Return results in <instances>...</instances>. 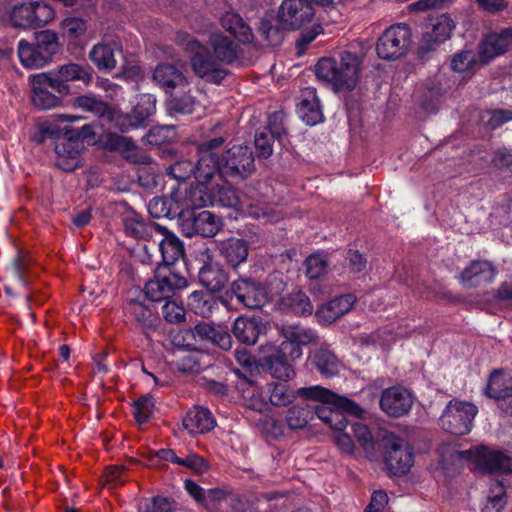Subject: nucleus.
<instances>
[{
  "instance_id": "obj_54",
  "label": "nucleus",
  "mask_w": 512,
  "mask_h": 512,
  "mask_svg": "<svg viewBox=\"0 0 512 512\" xmlns=\"http://www.w3.org/2000/svg\"><path fill=\"white\" fill-rule=\"evenodd\" d=\"M162 315L167 322L177 324L185 320V309L174 298L168 299L162 306Z\"/></svg>"
},
{
  "instance_id": "obj_59",
  "label": "nucleus",
  "mask_w": 512,
  "mask_h": 512,
  "mask_svg": "<svg viewBox=\"0 0 512 512\" xmlns=\"http://www.w3.org/2000/svg\"><path fill=\"white\" fill-rule=\"evenodd\" d=\"M258 30L269 45L277 46L282 42V31L279 28L274 27L269 20L261 19Z\"/></svg>"
},
{
  "instance_id": "obj_42",
  "label": "nucleus",
  "mask_w": 512,
  "mask_h": 512,
  "mask_svg": "<svg viewBox=\"0 0 512 512\" xmlns=\"http://www.w3.org/2000/svg\"><path fill=\"white\" fill-rule=\"evenodd\" d=\"M281 305L296 315H311L313 312L309 297L302 291L286 295L281 299Z\"/></svg>"
},
{
  "instance_id": "obj_12",
  "label": "nucleus",
  "mask_w": 512,
  "mask_h": 512,
  "mask_svg": "<svg viewBox=\"0 0 512 512\" xmlns=\"http://www.w3.org/2000/svg\"><path fill=\"white\" fill-rule=\"evenodd\" d=\"M182 229L188 237L194 235L213 237L222 229V221L208 210L193 211L183 218Z\"/></svg>"
},
{
  "instance_id": "obj_38",
  "label": "nucleus",
  "mask_w": 512,
  "mask_h": 512,
  "mask_svg": "<svg viewBox=\"0 0 512 512\" xmlns=\"http://www.w3.org/2000/svg\"><path fill=\"white\" fill-rule=\"evenodd\" d=\"M511 378L502 371L495 370L491 373L486 393L489 397L497 399L499 404L512 393Z\"/></svg>"
},
{
  "instance_id": "obj_19",
  "label": "nucleus",
  "mask_w": 512,
  "mask_h": 512,
  "mask_svg": "<svg viewBox=\"0 0 512 512\" xmlns=\"http://www.w3.org/2000/svg\"><path fill=\"white\" fill-rule=\"evenodd\" d=\"M155 233L160 235L157 245L162 255V267L170 268L180 257L184 255V247L180 239L170 232L165 226L155 224ZM153 243L156 240L153 238Z\"/></svg>"
},
{
  "instance_id": "obj_34",
  "label": "nucleus",
  "mask_w": 512,
  "mask_h": 512,
  "mask_svg": "<svg viewBox=\"0 0 512 512\" xmlns=\"http://www.w3.org/2000/svg\"><path fill=\"white\" fill-rule=\"evenodd\" d=\"M74 105L85 112L98 116L99 118L114 122L116 120V115L112 108L107 103L93 95H81L77 97L74 101Z\"/></svg>"
},
{
  "instance_id": "obj_21",
  "label": "nucleus",
  "mask_w": 512,
  "mask_h": 512,
  "mask_svg": "<svg viewBox=\"0 0 512 512\" xmlns=\"http://www.w3.org/2000/svg\"><path fill=\"white\" fill-rule=\"evenodd\" d=\"M153 80L167 93L176 88L185 89L189 87L188 80L184 73L173 64H158L153 72Z\"/></svg>"
},
{
  "instance_id": "obj_57",
  "label": "nucleus",
  "mask_w": 512,
  "mask_h": 512,
  "mask_svg": "<svg viewBox=\"0 0 512 512\" xmlns=\"http://www.w3.org/2000/svg\"><path fill=\"white\" fill-rule=\"evenodd\" d=\"M153 401L151 397H140L134 402L133 415L139 424L149 420L153 412Z\"/></svg>"
},
{
  "instance_id": "obj_46",
  "label": "nucleus",
  "mask_w": 512,
  "mask_h": 512,
  "mask_svg": "<svg viewBox=\"0 0 512 512\" xmlns=\"http://www.w3.org/2000/svg\"><path fill=\"white\" fill-rule=\"evenodd\" d=\"M10 19L15 27L34 28L37 27V19L33 3H25L15 6L11 12Z\"/></svg>"
},
{
  "instance_id": "obj_30",
  "label": "nucleus",
  "mask_w": 512,
  "mask_h": 512,
  "mask_svg": "<svg viewBox=\"0 0 512 512\" xmlns=\"http://www.w3.org/2000/svg\"><path fill=\"white\" fill-rule=\"evenodd\" d=\"M212 413L203 407H193L183 419V426L191 434H203L209 432L215 426Z\"/></svg>"
},
{
  "instance_id": "obj_5",
  "label": "nucleus",
  "mask_w": 512,
  "mask_h": 512,
  "mask_svg": "<svg viewBox=\"0 0 512 512\" xmlns=\"http://www.w3.org/2000/svg\"><path fill=\"white\" fill-rule=\"evenodd\" d=\"M477 412L470 402L450 400L439 419L441 427L453 435H465L470 432Z\"/></svg>"
},
{
  "instance_id": "obj_7",
  "label": "nucleus",
  "mask_w": 512,
  "mask_h": 512,
  "mask_svg": "<svg viewBox=\"0 0 512 512\" xmlns=\"http://www.w3.org/2000/svg\"><path fill=\"white\" fill-rule=\"evenodd\" d=\"M410 40L406 25L397 24L389 27L380 36L376 44L377 55L384 60H396L404 56Z\"/></svg>"
},
{
  "instance_id": "obj_31",
  "label": "nucleus",
  "mask_w": 512,
  "mask_h": 512,
  "mask_svg": "<svg viewBox=\"0 0 512 512\" xmlns=\"http://www.w3.org/2000/svg\"><path fill=\"white\" fill-rule=\"evenodd\" d=\"M211 205L233 209L235 211H244L245 203L239 198L236 190L231 186L217 184L211 190Z\"/></svg>"
},
{
  "instance_id": "obj_14",
  "label": "nucleus",
  "mask_w": 512,
  "mask_h": 512,
  "mask_svg": "<svg viewBox=\"0 0 512 512\" xmlns=\"http://www.w3.org/2000/svg\"><path fill=\"white\" fill-rule=\"evenodd\" d=\"M413 404L411 393L402 387H390L382 392L381 409L391 417H401L407 414Z\"/></svg>"
},
{
  "instance_id": "obj_62",
  "label": "nucleus",
  "mask_w": 512,
  "mask_h": 512,
  "mask_svg": "<svg viewBox=\"0 0 512 512\" xmlns=\"http://www.w3.org/2000/svg\"><path fill=\"white\" fill-rule=\"evenodd\" d=\"M171 128L168 126H157L149 130L144 136V142L151 146H159L169 141Z\"/></svg>"
},
{
  "instance_id": "obj_47",
  "label": "nucleus",
  "mask_w": 512,
  "mask_h": 512,
  "mask_svg": "<svg viewBox=\"0 0 512 512\" xmlns=\"http://www.w3.org/2000/svg\"><path fill=\"white\" fill-rule=\"evenodd\" d=\"M216 301L211 294L194 291L188 297V306L197 315L207 317L212 313Z\"/></svg>"
},
{
  "instance_id": "obj_10",
  "label": "nucleus",
  "mask_w": 512,
  "mask_h": 512,
  "mask_svg": "<svg viewBox=\"0 0 512 512\" xmlns=\"http://www.w3.org/2000/svg\"><path fill=\"white\" fill-rule=\"evenodd\" d=\"M155 111L156 97L152 94H142L130 113L116 116L115 126L121 131L143 127Z\"/></svg>"
},
{
  "instance_id": "obj_22",
  "label": "nucleus",
  "mask_w": 512,
  "mask_h": 512,
  "mask_svg": "<svg viewBox=\"0 0 512 512\" xmlns=\"http://www.w3.org/2000/svg\"><path fill=\"white\" fill-rule=\"evenodd\" d=\"M453 29V20L448 15H440L423 33L422 46L427 50H433L437 45L450 38Z\"/></svg>"
},
{
  "instance_id": "obj_37",
  "label": "nucleus",
  "mask_w": 512,
  "mask_h": 512,
  "mask_svg": "<svg viewBox=\"0 0 512 512\" xmlns=\"http://www.w3.org/2000/svg\"><path fill=\"white\" fill-rule=\"evenodd\" d=\"M126 315L137 322L143 328H154L157 325V317L153 311L142 302L130 299L125 306Z\"/></svg>"
},
{
  "instance_id": "obj_15",
  "label": "nucleus",
  "mask_w": 512,
  "mask_h": 512,
  "mask_svg": "<svg viewBox=\"0 0 512 512\" xmlns=\"http://www.w3.org/2000/svg\"><path fill=\"white\" fill-rule=\"evenodd\" d=\"M468 453L483 470L489 473L512 472V458L501 451L489 450L481 446L475 450H469Z\"/></svg>"
},
{
  "instance_id": "obj_1",
  "label": "nucleus",
  "mask_w": 512,
  "mask_h": 512,
  "mask_svg": "<svg viewBox=\"0 0 512 512\" xmlns=\"http://www.w3.org/2000/svg\"><path fill=\"white\" fill-rule=\"evenodd\" d=\"M176 42L189 55L195 75L215 85L221 84L227 76L224 65L233 63L239 55V43L220 31L209 35L208 46L185 32L177 34Z\"/></svg>"
},
{
  "instance_id": "obj_24",
  "label": "nucleus",
  "mask_w": 512,
  "mask_h": 512,
  "mask_svg": "<svg viewBox=\"0 0 512 512\" xmlns=\"http://www.w3.org/2000/svg\"><path fill=\"white\" fill-rule=\"evenodd\" d=\"M221 27L239 44H250L254 39L251 27L236 12L227 11L219 19Z\"/></svg>"
},
{
  "instance_id": "obj_27",
  "label": "nucleus",
  "mask_w": 512,
  "mask_h": 512,
  "mask_svg": "<svg viewBox=\"0 0 512 512\" xmlns=\"http://www.w3.org/2000/svg\"><path fill=\"white\" fill-rule=\"evenodd\" d=\"M260 366L273 377L283 381L289 380L295 374L291 363L277 348H274L270 354L260 359Z\"/></svg>"
},
{
  "instance_id": "obj_40",
  "label": "nucleus",
  "mask_w": 512,
  "mask_h": 512,
  "mask_svg": "<svg viewBox=\"0 0 512 512\" xmlns=\"http://www.w3.org/2000/svg\"><path fill=\"white\" fill-rule=\"evenodd\" d=\"M265 395L274 406H287L297 397L296 391L290 389L286 381L267 384Z\"/></svg>"
},
{
  "instance_id": "obj_29",
  "label": "nucleus",
  "mask_w": 512,
  "mask_h": 512,
  "mask_svg": "<svg viewBox=\"0 0 512 512\" xmlns=\"http://www.w3.org/2000/svg\"><path fill=\"white\" fill-rule=\"evenodd\" d=\"M198 279L211 293L221 291L228 282V275L224 268L217 263H205L199 270Z\"/></svg>"
},
{
  "instance_id": "obj_41",
  "label": "nucleus",
  "mask_w": 512,
  "mask_h": 512,
  "mask_svg": "<svg viewBox=\"0 0 512 512\" xmlns=\"http://www.w3.org/2000/svg\"><path fill=\"white\" fill-rule=\"evenodd\" d=\"M54 150L58 157L65 159H76L84 150V142L74 136H59L55 140Z\"/></svg>"
},
{
  "instance_id": "obj_23",
  "label": "nucleus",
  "mask_w": 512,
  "mask_h": 512,
  "mask_svg": "<svg viewBox=\"0 0 512 512\" xmlns=\"http://www.w3.org/2000/svg\"><path fill=\"white\" fill-rule=\"evenodd\" d=\"M356 302L353 294H344L335 297L323 304L316 312L318 320L324 324H332L344 314L349 312Z\"/></svg>"
},
{
  "instance_id": "obj_9",
  "label": "nucleus",
  "mask_w": 512,
  "mask_h": 512,
  "mask_svg": "<svg viewBox=\"0 0 512 512\" xmlns=\"http://www.w3.org/2000/svg\"><path fill=\"white\" fill-rule=\"evenodd\" d=\"M230 291L237 301L248 309H260L268 301L266 288L253 278L241 277L233 281Z\"/></svg>"
},
{
  "instance_id": "obj_50",
  "label": "nucleus",
  "mask_w": 512,
  "mask_h": 512,
  "mask_svg": "<svg viewBox=\"0 0 512 512\" xmlns=\"http://www.w3.org/2000/svg\"><path fill=\"white\" fill-rule=\"evenodd\" d=\"M186 89L187 88H185L184 90L180 89L183 92V94L181 95L177 93L171 95V98L169 100V107L171 111L178 114L193 113L196 101L195 98L191 96L189 92H186ZM188 91L190 90L188 89Z\"/></svg>"
},
{
  "instance_id": "obj_63",
  "label": "nucleus",
  "mask_w": 512,
  "mask_h": 512,
  "mask_svg": "<svg viewBox=\"0 0 512 512\" xmlns=\"http://www.w3.org/2000/svg\"><path fill=\"white\" fill-rule=\"evenodd\" d=\"M148 211L153 218L170 217V200L161 197H155L152 200H150L148 205Z\"/></svg>"
},
{
  "instance_id": "obj_17",
  "label": "nucleus",
  "mask_w": 512,
  "mask_h": 512,
  "mask_svg": "<svg viewBox=\"0 0 512 512\" xmlns=\"http://www.w3.org/2000/svg\"><path fill=\"white\" fill-rule=\"evenodd\" d=\"M194 339L210 343L222 350H229L232 347V337L227 330L211 322L201 321L187 330Z\"/></svg>"
},
{
  "instance_id": "obj_33",
  "label": "nucleus",
  "mask_w": 512,
  "mask_h": 512,
  "mask_svg": "<svg viewBox=\"0 0 512 512\" xmlns=\"http://www.w3.org/2000/svg\"><path fill=\"white\" fill-rule=\"evenodd\" d=\"M509 50L503 30L499 33L488 34L481 42L479 57L482 63H488L494 57L500 56Z\"/></svg>"
},
{
  "instance_id": "obj_25",
  "label": "nucleus",
  "mask_w": 512,
  "mask_h": 512,
  "mask_svg": "<svg viewBox=\"0 0 512 512\" xmlns=\"http://www.w3.org/2000/svg\"><path fill=\"white\" fill-rule=\"evenodd\" d=\"M217 248L219 255L231 268H237L239 265L246 262L249 253L247 242L235 237L220 241Z\"/></svg>"
},
{
  "instance_id": "obj_56",
  "label": "nucleus",
  "mask_w": 512,
  "mask_h": 512,
  "mask_svg": "<svg viewBox=\"0 0 512 512\" xmlns=\"http://www.w3.org/2000/svg\"><path fill=\"white\" fill-rule=\"evenodd\" d=\"M195 162H173L166 168V173L171 178L186 181L192 178L193 169H195Z\"/></svg>"
},
{
  "instance_id": "obj_4",
  "label": "nucleus",
  "mask_w": 512,
  "mask_h": 512,
  "mask_svg": "<svg viewBox=\"0 0 512 512\" xmlns=\"http://www.w3.org/2000/svg\"><path fill=\"white\" fill-rule=\"evenodd\" d=\"M187 287V279L157 264L154 277L145 284L146 297L153 302L167 301L175 298L178 291Z\"/></svg>"
},
{
  "instance_id": "obj_64",
  "label": "nucleus",
  "mask_w": 512,
  "mask_h": 512,
  "mask_svg": "<svg viewBox=\"0 0 512 512\" xmlns=\"http://www.w3.org/2000/svg\"><path fill=\"white\" fill-rule=\"evenodd\" d=\"M512 121V110L495 109L487 112L486 124L491 129H497Z\"/></svg>"
},
{
  "instance_id": "obj_60",
  "label": "nucleus",
  "mask_w": 512,
  "mask_h": 512,
  "mask_svg": "<svg viewBox=\"0 0 512 512\" xmlns=\"http://www.w3.org/2000/svg\"><path fill=\"white\" fill-rule=\"evenodd\" d=\"M178 465L186 467L197 474H203L209 470L208 461L194 453L187 455L185 458H180Z\"/></svg>"
},
{
  "instance_id": "obj_45",
  "label": "nucleus",
  "mask_w": 512,
  "mask_h": 512,
  "mask_svg": "<svg viewBox=\"0 0 512 512\" xmlns=\"http://www.w3.org/2000/svg\"><path fill=\"white\" fill-rule=\"evenodd\" d=\"M89 57L99 69L112 70L116 66L114 50L108 44L98 43L94 45Z\"/></svg>"
},
{
  "instance_id": "obj_28",
  "label": "nucleus",
  "mask_w": 512,
  "mask_h": 512,
  "mask_svg": "<svg viewBox=\"0 0 512 512\" xmlns=\"http://www.w3.org/2000/svg\"><path fill=\"white\" fill-rule=\"evenodd\" d=\"M304 266L305 274L311 280L309 290L315 295L324 294L325 291L318 280L327 274L329 263L326 256L320 253L312 254L305 259Z\"/></svg>"
},
{
  "instance_id": "obj_18",
  "label": "nucleus",
  "mask_w": 512,
  "mask_h": 512,
  "mask_svg": "<svg viewBox=\"0 0 512 512\" xmlns=\"http://www.w3.org/2000/svg\"><path fill=\"white\" fill-rule=\"evenodd\" d=\"M268 323L260 317L239 316L232 325L234 337L242 344L254 345L267 332Z\"/></svg>"
},
{
  "instance_id": "obj_44",
  "label": "nucleus",
  "mask_w": 512,
  "mask_h": 512,
  "mask_svg": "<svg viewBox=\"0 0 512 512\" xmlns=\"http://www.w3.org/2000/svg\"><path fill=\"white\" fill-rule=\"evenodd\" d=\"M281 335L286 340L300 345H308L317 339V334L314 330L299 324L283 325L281 327Z\"/></svg>"
},
{
  "instance_id": "obj_2",
  "label": "nucleus",
  "mask_w": 512,
  "mask_h": 512,
  "mask_svg": "<svg viewBox=\"0 0 512 512\" xmlns=\"http://www.w3.org/2000/svg\"><path fill=\"white\" fill-rule=\"evenodd\" d=\"M361 59L357 54L343 51L336 57H323L315 64L317 79L334 91H351L358 82Z\"/></svg>"
},
{
  "instance_id": "obj_49",
  "label": "nucleus",
  "mask_w": 512,
  "mask_h": 512,
  "mask_svg": "<svg viewBox=\"0 0 512 512\" xmlns=\"http://www.w3.org/2000/svg\"><path fill=\"white\" fill-rule=\"evenodd\" d=\"M141 164L137 169L139 184L148 190L157 188L163 182V176L150 166L151 162H138Z\"/></svg>"
},
{
  "instance_id": "obj_61",
  "label": "nucleus",
  "mask_w": 512,
  "mask_h": 512,
  "mask_svg": "<svg viewBox=\"0 0 512 512\" xmlns=\"http://www.w3.org/2000/svg\"><path fill=\"white\" fill-rule=\"evenodd\" d=\"M142 512H170L172 510V503L168 498L155 496L146 499L140 506Z\"/></svg>"
},
{
  "instance_id": "obj_16",
  "label": "nucleus",
  "mask_w": 512,
  "mask_h": 512,
  "mask_svg": "<svg viewBox=\"0 0 512 512\" xmlns=\"http://www.w3.org/2000/svg\"><path fill=\"white\" fill-rule=\"evenodd\" d=\"M498 273L497 267L488 260H473L461 272L460 280L468 287L490 284Z\"/></svg>"
},
{
  "instance_id": "obj_3",
  "label": "nucleus",
  "mask_w": 512,
  "mask_h": 512,
  "mask_svg": "<svg viewBox=\"0 0 512 512\" xmlns=\"http://www.w3.org/2000/svg\"><path fill=\"white\" fill-rule=\"evenodd\" d=\"M57 50V36L50 30L38 32L35 43L21 40L18 44L19 60L26 68H42L52 60Z\"/></svg>"
},
{
  "instance_id": "obj_51",
  "label": "nucleus",
  "mask_w": 512,
  "mask_h": 512,
  "mask_svg": "<svg viewBox=\"0 0 512 512\" xmlns=\"http://www.w3.org/2000/svg\"><path fill=\"white\" fill-rule=\"evenodd\" d=\"M476 63V55L473 51L462 50L455 53L450 62L451 69L456 73L470 72Z\"/></svg>"
},
{
  "instance_id": "obj_52",
  "label": "nucleus",
  "mask_w": 512,
  "mask_h": 512,
  "mask_svg": "<svg viewBox=\"0 0 512 512\" xmlns=\"http://www.w3.org/2000/svg\"><path fill=\"white\" fill-rule=\"evenodd\" d=\"M192 177L199 184H207L215 175L218 176V167L221 162H195Z\"/></svg>"
},
{
  "instance_id": "obj_32",
  "label": "nucleus",
  "mask_w": 512,
  "mask_h": 512,
  "mask_svg": "<svg viewBox=\"0 0 512 512\" xmlns=\"http://www.w3.org/2000/svg\"><path fill=\"white\" fill-rule=\"evenodd\" d=\"M103 146L107 151L117 152L125 158L140 156V148L131 137L108 133L103 140Z\"/></svg>"
},
{
  "instance_id": "obj_48",
  "label": "nucleus",
  "mask_w": 512,
  "mask_h": 512,
  "mask_svg": "<svg viewBox=\"0 0 512 512\" xmlns=\"http://www.w3.org/2000/svg\"><path fill=\"white\" fill-rule=\"evenodd\" d=\"M312 420V410L310 404L303 406L295 405L288 409L286 415V422L290 429H302L309 421Z\"/></svg>"
},
{
  "instance_id": "obj_58",
  "label": "nucleus",
  "mask_w": 512,
  "mask_h": 512,
  "mask_svg": "<svg viewBox=\"0 0 512 512\" xmlns=\"http://www.w3.org/2000/svg\"><path fill=\"white\" fill-rule=\"evenodd\" d=\"M32 102L35 107L41 110H48L59 105L60 98L47 89L33 92Z\"/></svg>"
},
{
  "instance_id": "obj_26",
  "label": "nucleus",
  "mask_w": 512,
  "mask_h": 512,
  "mask_svg": "<svg viewBox=\"0 0 512 512\" xmlns=\"http://www.w3.org/2000/svg\"><path fill=\"white\" fill-rule=\"evenodd\" d=\"M54 76L58 80L64 89H58L60 94H68L69 87L68 82L71 81H82L88 83L92 79L91 69L88 66H83L77 63H69L60 66L57 70H54Z\"/></svg>"
},
{
  "instance_id": "obj_55",
  "label": "nucleus",
  "mask_w": 512,
  "mask_h": 512,
  "mask_svg": "<svg viewBox=\"0 0 512 512\" xmlns=\"http://www.w3.org/2000/svg\"><path fill=\"white\" fill-rule=\"evenodd\" d=\"M349 431L351 435L357 439L364 450L369 451L374 448L372 434L366 425L359 422L352 423L349 426Z\"/></svg>"
},
{
  "instance_id": "obj_39",
  "label": "nucleus",
  "mask_w": 512,
  "mask_h": 512,
  "mask_svg": "<svg viewBox=\"0 0 512 512\" xmlns=\"http://www.w3.org/2000/svg\"><path fill=\"white\" fill-rule=\"evenodd\" d=\"M310 360L323 376H334L339 371V360L330 350L319 348L312 353Z\"/></svg>"
},
{
  "instance_id": "obj_53",
  "label": "nucleus",
  "mask_w": 512,
  "mask_h": 512,
  "mask_svg": "<svg viewBox=\"0 0 512 512\" xmlns=\"http://www.w3.org/2000/svg\"><path fill=\"white\" fill-rule=\"evenodd\" d=\"M30 83L32 92L47 89V87H50L57 92L59 88L64 89L63 86H61L58 80L55 78L53 71L43 72L31 76Z\"/></svg>"
},
{
  "instance_id": "obj_6",
  "label": "nucleus",
  "mask_w": 512,
  "mask_h": 512,
  "mask_svg": "<svg viewBox=\"0 0 512 512\" xmlns=\"http://www.w3.org/2000/svg\"><path fill=\"white\" fill-rule=\"evenodd\" d=\"M386 439L385 465L394 476L406 475L413 463L414 454L409 444L402 438L389 434Z\"/></svg>"
},
{
  "instance_id": "obj_11",
  "label": "nucleus",
  "mask_w": 512,
  "mask_h": 512,
  "mask_svg": "<svg viewBox=\"0 0 512 512\" xmlns=\"http://www.w3.org/2000/svg\"><path fill=\"white\" fill-rule=\"evenodd\" d=\"M223 137H217L201 144H195V150L199 155V160H241L251 157V152L247 146H233L226 149Z\"/></svg>"
},
{
  "instance_id": "obj_35",
  "label": "nucleus",
  "mask_w": 512,
  "mask_h": 512,
  "mask_svg": "<svg viewBox=\"0 0 512 512\" xmlns=\"http://www.w3.org/2000/svg\"><path fill=\"white\" fill-rule=\"evenodd\" d=\"M122 222L128 236L147 241L154 238L156 223L147 224L141 216L134 213L124 216Z\"/></svg>"
},
{
  "instance_id": "obj_8",
  "label": "nucleus",
  "mask_w": 512,
  "mask_h": 512,
  "mask_svg": "<svg viewBox=\"0 0 512 512\" xmlns=\"http://www.w3.org/2000/svg\"><path fill=\"white\" fill-rule=\"evenodd\" d=\"M312 0H283L277 18L283 29L297 30L311 22L314 17Z\"/></svg>"
},
{
  "instance_id": "obj_20",
  "label": "nucleus",
  "mask_w": 512,
  "mask_h": 512,
  "mask_svg": "<svg viewBox=\"0 0 512 512\" xmlns=\"http://www.w3.org/2000/svg\"><path fill=\"white\" fill-rule=\"evenodd\" d=\"M297 113L302 121L310 126L323 121V113L315 88L306 87L301 91Z\"/></svg>"
},
{
  "instance_id": "obj_43",
  "label": "nucleus",
  "mask_w": 512,
  "mask_h": 512,
  "mask_svg": "<svg viewBox=\"0 0 512 512\" xmlns=\"http://www.w3.org/2000/svg\"><path fill=\"white\" fill-rule=\"evenodd\" d=\"M507 504L506 491L502 481L495 480L489 489L482 512H502Z\"/></svg>"
},
{
  "instance_id": "obj_36",
  "label": "nucleus",
  "mask_w": 512,
  "mask_h": 512,
  "mask_svg": "<svg viewBox=\"0 0 512 512\" xmlns=\"http://www.w3.org/2000/svg\"><path fill=\"white\" fill-rule=\"evenodd\" d=\"M255 172L254 162H221L218 177L226 182H239Z\"/></svg>"
},
{
  "instance_id": "obj_13",
  "label": "nucleus",
  "mask_w": 512,
  "mask_h": 512,
  "mask_svg": "<svg viewBox=\"0 0 512 512\" xmlns=\"http://www.w3.org/2000/svg\"><path fill=\"white\" fill-rule=\"evenodd\" d=\"M297 396L315 401L316 403H333L338 407L346 409L352 416L361 417L364 413L363 409L354 401L335 394L334 392L321 386L303 387L296 390Z\"/></svg>"
}]
</instances>
